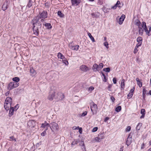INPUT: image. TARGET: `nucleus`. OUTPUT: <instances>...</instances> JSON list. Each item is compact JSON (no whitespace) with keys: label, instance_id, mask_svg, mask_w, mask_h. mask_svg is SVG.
<instances>
[{"label":"nucleus","instance_id":"1a4fd4ad","mask_svg":"<svg viewBox=\"0 0 151 151\" xmlns=\"http://www.w3.org/2000/svg\"><path fill=\"white\" fill-rule=\"evenodd\" d=\"M49 127H50V124L47 123L45 121L44 123L42 124L41 127L44 128L45 129V130L46 131L48 129Z\"/></svg>","mask_w":151,"mask_h":151},{"label":"nucleus","instance_id":"f704fd0d","mask_svg":"<svg viewBox=\"0 0 151 151\" xmlns=\"http://www.w3.org/2000/svg\"><path fill=\"white\" fill-rule=\"evenodd\" d=\"M58 15L60 17H63V14L61 13L60 11H58Z\"/></svg>","mask_w":151,"mask_h":151},{"label":"nucleus","instance_id":"6e6552de","mask_svg":"<svg viewBox=\"0 0 151 151\" xmlns=\"http://www.w3.org/2000/svg\"><path fill=\"white\" fill-rule=\"evenodd\" d=\"M91 111L93 112L94 111H96L97 109V107L96 104H95L93 102H92L91 104Z\"/></svg>","mask_w":151,"mask_h":151},{"label":"nucleus","instance_id":"6ab92c4d","mask_svg":"<svg viewBox=\"0 0 151 151\" xmlns=\"http://www.w3.org/2000/svg\"><path fill=\"white\" fill-rule=\"evenodd\" d=\"M58 58H60L63 60L64 59H65L64 56L60 52H59L58 54Z\"/></svg>","mask_w":151,"mask_h":151},{"label":"nucleus","instance_id":"2eb2a0df","mask_svg":"<svg viewBox=\"0 0 151 151\" xmlns=\"http://www.w3.org/2000/svg\"><path fill=\"white\" fill-rule=\"evenodd\" d=\"M71 2L72 5L70 6V7L72 9H73L75 8V6L76 4V0H71Z\"/></svg>","mask_w":151,"mask_h":151},{"label":"nucleus","instance_id":"a878e982","mask_svg":"<svg viewBox=\"0 0 151 151\" xmlns=\"http://www.w3.org/2000/svg\"><path fill=\"white\" fill-rule=\"evenodd\" d=\"M144 29L142 27H139V34H142L143 32Z\"/></svg>","mask_w":151,"mask_h":151},{"label":"nucleus","instance_id":"0e129e2a","mask_svg":"<svg viewBox=\"0 0 151 151\" xmlns=\"http://www.w3.org/2000/svg\"><path fill=\"white\" fill-rule=\"evenodd\" d=\"M134 91V89H131L130 91V93L131 94H133Z\"/></svg>","mask_w":151,"mask_h":151},{"label":"nucleus","instance_id":"393cba45","mask_svg":"<svg viewBox=\"0 0 151 151\" xmlns=\"http://www.w3.org/2000/svg\"><path fill=\"white\" fill-rule=\"evenodd\" d=\"M103 139V138H100L99 137H96L95 138V140L96 141L99 142L101 141L102 139Z\"/></svg>","mask_w":151,"mask_h":151},{"label":"nucleus","instance_id":"4d7b16f0","mask_svg":"<svg viewBox=\"0 0 151 151\" xmlns=\"http://www.w3.org/2000/svg\"><path fill=\"white\" fill-rule=\"evenodd\" d=\"M87 114V112L86 111L83 112V113H82L81 116H85Z\"/></svg>","mask_w":151,"mask_h":151},{"label":"nucleus","instance_id":"ddd939ff","mask_svg":"<svg viewBox=\"0 0 151 151\" xmlns=\"http://www.w3.org/2000/svg\"><path fill=\"white\" fill-rule=\"evenodd\" d=\"M9 112V116L10 117L11 116L14 114V112L15 111L14 107H11Z\"/></svg>","mask_w":151,"mask_h":151},{"label":"nucleus","instance_id":"4c0bfd02","mask_svg":"<svg viewBox=\"0 0 151 151\" xmlns=\"http://www.w3.org/2000/svg\"><path fill=\"white\" fill-rule=\"evenodd\" d=\"M104 45L107 48V49H108L109 47V44L107 42V41H106L104 43Z\"/></svg>","mask_w":151,"mask_h":151},{"label":"nucleus","instance_id":"49530a36","mask_svg":"<svg viewBox=\"0 0 151 151\" xmlns=\"http://www.w3.org/2000/svg\"><path fill=\"white\" fill-rule=\"evenodd\" d=\"M137 47H135L134 49V51H133V52L134 54H136L137 52V51H138V50L137 49Z\"/></svg>","mask_w":151,"mask_h":151},{"label":"nucleus","instance_id":"5701e85b","mask_svg":"<svg viewBox=\"0 0 151 151\" xmlns=\"http://www.w3.org/2000/svg\"><path fill=\"white\" fill-rule=\"evenodd\" d=\"M88 36L89 37V38L91 39V40L93 42H95V39H94V38L93 37V36L91 35V34L89 32H88Z\"/></svg>","mask_w":151,"mask_h":151},{"label":"nucleus","instance_id":"052dcab7","mask_svg":"<svg viewBox=\"0 0 151 151\" xmlns=\"http://www.w3.org/2000/svg\"><path fill=\"white\" fill-rule=\"evenodd\" d=\"M81 0H77V4L76 5H78L81 2Z\"/></svg>","mask_w":151,"mask_h":151},{"label":"nucleus","instance_id":"de8ad7c7","mask_svg":"<svg viewBox=\"0 0 151 151\" xmlns=\"http://www.w3.org/2000/svg\"><path fill=\"white\" fill-rule=\"evenodd\" d=\"M131 129V127L130 126H128L127 127L126 129V131L127 132L129 131Z\"/></svg>","mask_w":151,"mask_h":151},{"label":"nucleus","instance_id":"72a5a7b5","mask_svg":"<svg viewBox=\"0 0 151 151\" xmlns=\"http://www.w3.org/2000/svg\"><path fill=\"white\" fill-rule=\"evenodd\" d=\"M14 84V88H16L19 85V83L18 82H12Z\"/></svg>","mask_w":151,"mask_h":151},{"label":"nucleus","instance_id":"680f3d73","mask_svg":"<svg viewBox=\"0 0 151 151\" xmlns=\"http://www.w3.org/2000/svg\"><path fill=\"white\" fill-rule=\"evenodd\" d=\"M145 146V144H144V143H143L142 145V146H141V149H143L144 148Z\"/></svg>","mask_w":151,"mask_h":151},{"label":"nucleus","instance_id":"e433bc0d","mask_svg":"<svg viewBox=\"0 0 151 151\" xmlns=\"http://www.w3.org/2000/svg\"><path fill=\"white\" fill-rule=\"evenodd\" d=\"M7 9V5L4 4L2 6V9L4 11H5Z\"/></svg>","mask_w":151,"mask_h":151},{"label":"nucleus","instance_id":"cd10ccee","mask_svg":"<svg viewBox=\"0 0 151 151\" xmlns=\"http://www.w3.org/2000/svg\"><path fill=\"white\" fill-rule=\"evenodd\" d=\"M32 4V1L31 0H29V1L27 5V7L29 8L31 7Z\"/></svg>","mask_w":151,"mask_h":151},{"label":"nucleus","instance_id":"4468645a","mask_svg":"<svg viewBox=\"0 0 151 151\" xmlns=\"http://www.w3.org/2000/svg\"><path fill=\"white\" fill-rule=\"evenodd\" d=\"M30 73L31 74V75L32 76H35L37 74V73L36 71L32 68H30Z\"/></svg>","mask_w":151,"mask_h":151},{"label":"nucleus","instance_id":"9d476101","mask_svg":"<svg viewBox=\"0 0 151 151\" xmlns=\"http://www.w3.org/2000/svg\"><path fill=\"white\" fill-rule=\"evenodd\" d=\"M125 16L124 15L122 14V15L121 17H120L119 19V24L121 25L122 24L125 18Z\"/></svg>","mask_w":151,"mask_h":151},{"label":"nucleus","instance_id":"37998d69","mask_svg":"<svg viewBox=\"0 0 151 151\" xmlns=\"http://www.w3.org/2000/svg\"><path fill=\"white\" fill-rule=\"evenodd\" d=\"M98 68L101 69L103 68V65L102 63H100L99 64V65H98Z\"/></svg>","mask_w":151,"mask_h":151},{"label":"nucleus","instance_id":"ea45409f","mask_svg":"<svg viewBox=\"0 0 151 151\" xmlns=\"http://www.w3.org/2000/svg\"><path fill=\"white\" fill-rule=\"evenodd\" d=\"M147 34L148 36L151 35V27L149 28V31H148Z\"/></svg>","mask_w":151,"mask_h":151},{"label":"nucleus","instance_id":"3c124183","mask_svg":"<svg viewBox=\"0 0 151 151\" xmlns=\"http://www.w3.org/2000/svg\"><path fill=\"white\" fill-rule=\"evenodd\" d=\"M113 81L114 84H116V78H114L113 79Z\"/></svg>","mask_w":151,"mask_h":151},{"label":"nucleus","instance_id":"69168bd1","mask_svg":"<svg viewBox=\"0 0 151 151\" xmlns=\"http://www.w3.org/2000/svg\"><path fill=\"white\" fill-rule=\"evenodd\" d=\"M109 119V118L108 117H106L104 120V122H106Z\"/></svg>","mask_w":151,"mask_h":151},{"label":"nucleus","instance_id":"603ef678","mask_svg":"<svg viewBox=\"0 0 151 151\" xmlns=\"http://www.w3.org/2000/svg\"><path fill=\"white\" fill-rule=\"evenodd\" d=\"M46 131H45H45H43L41 134V135L42 136H44L46 134Z\"/></svg>","mask_w":151,"mask_h":151},{"label":"nucleus","instance_id":"7c9ffc66","mask_svg":"<svg viewBox=\"0 0 151 151\" xmlns=\"http://www.w3.org/2000/svg\"><path fill=\"white\" fill-rule=\"evenodd\" d=\"M112 84H109V85L107 87L108 90L109 91H110V92L112 91V90L111 89V88L112 87Z\"/></svg>","mask_w":151,"mask_h":151},{"label":"nucleus","instance_id":"13d9d810","mask_svg":"<svg viewBox=\"0 0 151 151\" xmlns=\"http://www.w3.org/2000/svg\"><path fill=\"white\" fill-rule=\"evenodd\" d=\"M142 44V43H138V44L136 45V47L138 48Z\"/></svg>","mask_w":151,"mask_h":151},{"label":"nucleus","instance_id":"f257e3e1","mask_svg":"<svg viewBox=\"0 0 151 151\" xmlns=\"http://www.w3.org/2000/svg\"><path fill=\"white\" fill-rule=\"evenodd\" d=\"M47 17V13L46 11L40 12L39 15L35 17L32 20L33 30L34 34L36 36L38 35L42 26L41 22L44 21V19Z\"/></svg>","mask_w":151,"mask_h":151},{"label":"nucleus","instance_id":"bf43d9fd","mask_svg":"<svg viewBox=\"0 0 151 151\" xmlns=\"http://www.w3.org/2000/svg\"><path fill=\"white\" fill-rule=\"evenodd\" d=\"M133 94H131L130 93L128 95V97H129V98H131L133 96Z\"/></svg>","mask_w":151,"mask_h":151},{"label":"nucleus","instance_id":"7ed1b4c3","mask_svg":"<svg viewBox=\"0 0 151 151\" xmlns=\"http://www.w3.org/2000/svg\"><path fill=\"white\" fill-rule=\"evenodd\" d=\"M64 98V94L61 92H58L56 94H55V99L58 101L62 100Z\"/></svg>","mask_w":151,"mask_h":151},{"label":"nucleus","instance_id":"9b49d317","mask_svg":"<svg viewBox=\"0 0 151 151\" xmlns=\"http://www.w3.org/2000/svg\"><path fill=\"white\" fill-rule=\"evenodd\" d=\"M141 25L142 28H143L144 27V30L145 32H146V33L147 34V32L148 31V29L147 27L146 23L145 22H142V24H141Z\"/></svg>","mask_w":151,"mask_h":151},{"label":"nucleus","instance_id":"a19ab883","mask_svg":"<svg viewBox=\"0 0 151 151\" xmlns=\"http://www.w3.org/2000/svg\"><path fill=\"white\" fill-rule=\"evenodd\" d=\"M62 61L63 63H64L65 65H68V62L66 60V59L62 60Z\"/></svg>","mask_w":151,"mask_h":151},{"label":"nucleus","instance_id":"79ce46f5","mask_svg":"<svg viewBox=\"0 0 151 151\" xmlns=\"http://www.w3.org/2000/svg\"><path fill=\"white\" fill-rule=\"evenodd\" d=\"M104 71H106V72H109L110 71V69L109 68H104L103 69Z\"/></svg>","mask_w":151,"mask_h":151},{"label":"nucleus","instance_id":"c756f323","mask_svg":"<svg viewBox=\"0 0 151 151\" xmlns=\"http://www.w3.org/2000/svg\"><path fill=\"white\" fill-rule=\"evenodd\" d=\"M142 125V123H139L136 127V129L139 130L140 129Z\"/></svg>","mask_w":151,"mask_h":151},{"label":"nucleus","instance_id":"09e8293b","mask_svg":"<svg viewBox=\"0 0 151 151\" xmlns=\"http://www.w3.org/2000/svg\"><path fill=\"white\" fill-rule=\"evenodd\" d=\"M137 83L139 87H141L142 86V83L140 81H138L137 82Z\"/></svg>","mask_w":151,"mask_h":151},{"label":"nucleus","instance_id":"864d4df0","mask_svg":"<svg viewBox=\"0 0 151 151\" xmlns=\"http://www.w3.org/2000/svg\"><path fill=\"white\" fill-rule=\"evenodd\" d=\"M120 7V6H117V5H116V4H115L114 6H113L112 7H111V8L113 9H116V8L117 7Z\"/></svg>","mask_w":151,"mask_h":151},{"label":"nucleus","instance_id":"f03ea898","mask_svg":"<svg viewBox=\"0 0 151 151\" xmlns=\"http://www.w3.org/2000/svg\"><path fill=\"white\" fill-rule=\"evenodd\" d=\"M12 99L11 97H8L6 98L4 104V107L6 111H8L11 107Z\"/></svg>","mask_w":151,"mask_h":151},{"label":"nucleus","instance_id":"c9c22d12","mask_svg":"<svg viewBox=\"0 0 151 151\" xmlns=\"http://www.w3.org/2000/svg\"><path fill=\"white\" fill-rule=\"evenodd\" d=\"M9 138L10 139H9V140L10 141H16V139L14 138V136H11L9 137Z\"/></svg>","mask_w":151,"mask_h":151},{"label":"nucleus","instance_id":"c85d7f7f","mask_svg":"<svg viewBox=\"0 0 151 151\" xmlns=\"http://www.w3.org/2000/svg\"><path fill=\"white\" fill-rule=\"evenodd\" d=\"M137 41L138 43H142V38L141 37H137Z\"/></svg>","mask_w":151,"mask_h":151},{"label":"nucleus","instance_id":"e2e57ef3","mask_svg":"<svg viewBox=\"0 0 151 151\" xmlns=\"http://www.w3.org/2000/svg\"><path fill=\"white\" fill-rule=\"evenodd\" d=\"M111 99L112 101V102H114L115 100V99L113 96H111Z\"/></svg>","mask_w":151,"mask_h":151},{"label":"nucleus","instance_id":"f3484780","mask_svg":"<svg viewBox=\"0 0 151 151\" xmlns=\"http://www.w3.org/2000/svg\"><path fill=\"white\" fill-rule=\"evenodd\" d=\"M98 69H99V68L98 65L96 63L94 64L92 68V69L93 70L95 71H96L98 70Z\"/></svg>","mask_w":151,"mask_h":151},{"label":"nucleus","instance_id":"473e14b6","mask_svg":"<svg viewBox=\"0 0 151 151\" xmlns=\"http://www.w3.org/2000/svg\"><path fill=\"white\" fill-rule=\"evenodd\" d=\"M102 74L103 77V81L104 82H106L107 79H106V77L104 73H102Z\"/></svg>","mask_w":151,"mask_h":151},{"label":"nucleus","instance_id":"dca6fc26","mask_svg":"<svg viewBox=\"0 0 151 151\" xmlns=\"http://www.w3.org/2000/svg\"><path fill=\"white\" fill-rule=\"evenodd\" d=\"M80 146H81V147L82 150H86L85 146L83 141H81L79 143Z\"/></svg>","mask_w":151,"mask_h":151},{"label":"nucleus","instance_id":"a211bd4d","mask_svg":"<svg viewBox=\"0 0 151 151\" xmlns=\"http://www.w3.org/2000/svg\"><path fill=\"white\" fill-rule=\"evenodd\" d=\"M14 84L12 82L10 83L9 84L8 87V89L9 90H11V89H13L14 88H15L14 87Z\"/></svg>","mask_w":151,"mask_h":151},{"label":"nucleus","instance_id":"0eeeda50","mask_svg":"<svg viewBox=\"0 0 151 151\" xmlns=\"http://www.w3.org/2000/svg\"><path fill=\"white\" fill-rule=\"evenodd\" d=\"M80 70L83 72H86L90 70L89 68L85 65H82L80 67Z\"/></svg>","mask_w":151,"mask_h":151},{"label":"nucleus","instance_id":"bb28decb","mask_svg":"<svg viewBox=\"0 0 151 151\" xmlns=\"http://www.w3.org/2000/svg\"><path fill=\"white\" fill-rule=\"evenodd\" d=\"M12 80L14 81L18 82L20 80L19 78L18 77H15L12 78Z\"/></svg>","mask_w":151,"mask_h":151},{"label":"nucleus","instance_id":"5fc2aeb1","mask_svg":"<svg viewBox=\"0 0 151 151\" xmlns=\"http://www.w3.org/2000/svg\"><path fill=\"white\" fill-rule=\"evenodd\" d=\"M19 106L18 104L16 105L14 108V109L15 110V111H16L18 109Z\"/></svg>","mask_w":151,"mask_h":151},{"label":"nucleus","instance_id":"8fccbe9b","mask_svg":"<svg viewBox=\"0 0 151 151\" xmlns=\"http://www.w3.org/2000/svg\"><path fill=\"white\" fill-rule=\"evenodd\" d=\"M78 129V132H79V133L81 134H82V132H83V129L81 127H80Z\"/></svg>","mask_w":151,"mask_h":151},{"label":"nucleus","instance_id":"2f4dec72","mask_svg":"<svg viewBox=\"0 0 151 151\" xmlns=\"http://www.w3.org/2000/svg\"><path fill=\"white\" fill-rule=\"evenodd\" d=\"M122 109L121 106H118L116 108L115 110L117 112L120 111Z\"/></svg>","mask_w":151,"mask_h":151},{"label":"nucleus","instance_id":"412c9836","mask_svg":"<svg viewBox=\"0 0 151 151\" xmlns=\"http://www.w3.org/2000/svg\"><path fill=\"white\" fill-rule=\"evenodd\" d=\"M135 24L138 27H140L141 25L140 22L138 19L136 20L134 22Z\"/></svg>","mask_w":151,"mask_h":151},{"label":"nucleus","instance_id":"4be33fe9","mask_svg":"<svg viewBox=\"0 0 151 151\" xmlns=\"http://www.w3.org/2000/svg\"><path fill=\"white\" fill-rule=\"evenodd\" d=\"M43 25H44L48 29H50L52 28L51 24L49 23H45V24H43Z\"/></svg>","mask_w":151,"mask_h":151},{"label":"nucleus","instance_id":"aec40b11","mask_svg":"<svg viewBox=\"0 0 151 151\" xmlns=\"http://www.w3.org/2000/svg\"><path fill=\"white\" fill-rule=\"evenodd\" d=\"M125 80L124 79H123L121 83V86L122 88L124 89L125 87Z\"/></svg>","mask_w":151,"mask_h":151},{"label":"nucleus","instance_id":"b1692460","mask_svg":"<svg viewBox=\"0 0 151 151\" xmlns=\"http://www.w3.org/2000/svg\"><path fill=\"white\" fill-rule=\"evenodd\" d=\"M72 43L71 42L69 44V46L70 49L72 50H75L76 49V46L75 45L73 46L72 45Z\"/></svg>","mask_w":151,"mask_h":151},{"label":"nucleus","instance_id":"f8f14e48","mask_svg":"<svg viewBox=\"0 0 151 151\" xmlns=\"http://www.w3.org/2000/svg\"><path fill=\"white\" fill-rule=\"evenodd\" d=\"M132 137H130L129 136L127 138L126 141V144L128 146L129 145L132 143Z\"/></svg>","mask_w":151,"mask_h":151},{"label":"nucleus","instance_id":"338daca9","mask_svg":"<svg viewBox=\"0 0 151 151\" xmlns=\"http://www.w3.org/2000/svg\"><path fill=\"white\" fill-rule=\"evenodd\" d=\"M10 93L9 91H8L6 92L5 93V95L6 96H8Z\"/></svg>","mask_w":151,"mask_h":151},{"label":"nucleus","instance_id":"20e7f679","mask_svg":"<svg viewBox=\"0 0 151 151\" xmlns=\"http://www.w3.org/2000/svg\"><path fill=\"white\" fill-rule=\"evenodd\" d=\"M50 128L53 131L57 130L59 129V126L55 122L51 123L50 124Z\"/></svg>","mask_w":151,"mask_h":151},{"label":"nucleus","instance_id":"774afa93","mask_svg":"<svg viewBox=\"0 0 151 151\" xmlns=\"http://www.w3.org/2000/svg\"><path fill=\"white\" fill-rule=\"evenodd\" d=\"M120 2L119 1H117V3H116V5H117V6H119V5L120 4Z\"/></svg>","mask_w":151,"mask_h":151},{"label":"nucleus","instance_id":"58836bf2","mask_svg":"<svg viewBox=\"0 0 151 151\" xmlns=\"http://www.w3.org/2000/svg\"><path fill=\"white\" fill-rule=\"evenodd\" d=\"M104 133H101L99 134V137L100 138H103V139H104Z\"/></svg>","mask_w":151,"mask_h":151},{"label":"nucleus","instance_id":"6e6d98bb","mask_svg":"<svg viewBox=\"0 0 151 151\" xmlns=\"http://www.w3.org/2000/svg\"><path fill=\"white\" fill-rule=\"evenodd\" d=\"M94 89V88L93 86H90L88 88V90L90 91H92Z\"/></svg>","mask_w":151,"mask_h":151},{"label":"nucleus","instance_id":"a18cd8bd","mask_svg":"<svg viewBox=\"0 0 151 151\" xmlns=\"http://www.w3.org/2000/svg\"><path fill=\"white\" fill-rule=\"evenodd\" d=\"M98 127H96L93 128L92 130V132H96L98 130Z\"/></svg>","mask_w":151,"mask_h":151},{"label":"nucleus","instance_id":"c03bdc74","mask_svg":"<svg viewBox=\"0 0 151 151\" xmlns=\"http://www.w3.org/2000/svg\"><path fill=\"white\" fill-rule=\"evenodd\" d=\"M141 114H145V110L144 109H142L141 110Z\"/></svg>","mask_w":151,"mask_h":151},{"label":"nucleus","instance_id":"423d86ee","mask_svg":"<svg viewBox=\"0 0 151 151\" xmlns=\"http://www.w3.org/2000/svg\"><path fill=\"white\" fill-rule=\"evenodd\" d=\"M28 126L30 128H32L35 127V122L34 120H30L28 121L27 123Z\"/></svg>","mask_w":151,"mask_h":151},{"label":"nucleus","instance_id":"39448f33","mask_svg":"<svg viewBox=\"0 0 151 151\" xmlns=\"http://www.w3.org/2000/svg\"><path fill=\"white\" fill-rule=\"evenodd\" d=\"M55 93L56 92L55 91L51 90L49 93L48 96V99L51 101L54 98L55 99Z\"/></svg>","mask_w":151,"mask_h":151}]
</instances>
